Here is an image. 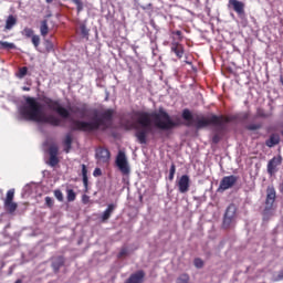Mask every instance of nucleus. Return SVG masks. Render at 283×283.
I'll list each match as a JSON object with an SVG mask.
<instances>
[{
	"label": "nucleus",
	"mask_w": 283,
	"mask_h": 283,
	"mask_svg": "<svg viewBox=\"0 0 283 283\" xmlns=\"http://www.w3.org/2000/svg\"><path fill=\"white\" fill-rule=\"evenodd\" d=\"M177 36H180L182 34L180 31H176Z\"/></svg>",
	"instance_id": "50"
},
{
	"label": "nucleus",
	"mask_w": 283,
	"mask_h": 283,
	"mask_svg": "<svg viewBox=\"0 0 283 283\" xmlns=\"http://www.w3.org/2000/svg\"><path fill=\"white\" fill-rule=\"evenodd\" d=\"M281 83H282V85H283V77L281 78Z\"/></svg>",
	"instance_id": "53"
},
{
	"label": "nucleus",
	"mask_w": 283,
	"mask_h": 283,
	"mask_svg": "<svg viewBox=\"0 0 283 283\" xmlns=\"http://www.w3.org/2000/svg\"><path fill=\"white\" fill-rule=\"evenodd\" d=\"M196 129H205V127H209V125H213L217 132H224L227 129V123H229V118L224 116L211 115V117H205V115H198L193 122Z\"/></svg>",
	"instance_id": "4"
},
{
	"label": "nucleus",
	"mask_w": 283,
	"mask_h": 283,
	"mask_svg": "<svg viewBox=\"0 0 283 283\" xmlns=\"http://www.w3.org/2000/svg\"><path fill=\"white\" fill-rule=\"evenodd\" d=\"M32 43H33L34 48H39V45L41 43V38L39 35H32Z\"/></svg>",
	"instance_id": "35"
},
{
	"label": "nucleus",
	"mask_w": 283,
	"mask_h": 283,
	"mask_svg": "<svg viewBox=\"0 0 283 283\" xmlns=\"http://www.w3.org/2000/svg\"><path fill=\"white\" fill-rule=\"evenodd\" d=\"M266 147H275L276 145H280V134L273 133L270 135V137L265 140Z\"/></svg>",
	"instance_id": "18"
},
{
	"label": "nucleus",
	"mask_w": 283,
	"mask_h": 283,
	"mask_svg": "<svg viewBox=\"0 0 283 283\" xmlns=\"http://www.w3.org/2000/svg\"><path fill=\"white\" fill-rule=\"evenodd\" d=\"M93 176L95 178H98V176H103V170H101V168H95L93 171Z\"/></svg>",
	"instance_id": "40"
},
{
	"label": "nucleus",
	"mask_w": 283,
	"mask_h": 283,
	"mask_svg": "<svg viewBox=\"0 0 283 283\" xmlns=\"http://www.w3.org/2000/svg\"><path fill=\"white\" fill-rule=\"evenodd\" d=\"M15 283H23L21 280H17Z\"/></svg>",
	"instance_id": "52"
},
{
	"label": "nucleus",
	"mask_w": 283,
	"mask_h": 283,
	"mask_svg": "<svg viewBox=\"0 0 283 283\" xmlns=\"http://www.w3.org/2000/svg\"><path fill=\"white\" fill-rule=\"evenodd\" d=\"M283 280V270L279 272V274L274 277V282H282Z\"/></svg>",
	"instance_id": "42"
},
{
	"label": "nucleus",
	"mask_w": 283,
	"mask_h": 283,
	"mask_svg": "<svg viewBox=\"0 0 283 283\" xmlns=\"http://www.w3.org/2000/svg\"><path fill=\"white\" fill-rule=\"evenodd\" d=\"M54 196L59 202H63V192L61 190H54Z\"/></svg>",
	"instance_id": "37"
},
{
	"label": "nucleus",
	"mask_w": 283,
	"mask_h": 283,
	"mask_svg": "<svg viewBox=\"0 0 283 283\" xmlns=\"http://www.w3.org/2000/svg\"><path fill=\"white\" fill-rule=\"evenodd\" d=\"M74 114H80L81 118H85L87 116V106L75 107Z\"/></svg>",
	"instance_id": "27"
},
{
	"label": "nucleus",
	"mask_w": 283,
	"mask_h": 283,
	"mask_svg": "<svg viewBox=\"0 0 283 283\" xmlns=\"http://www.w3.org/2000/svg\"><path fill=\"white\" fill-rule=\"evenodd\" d=\"M280 165H282V156L273 157L268 163V174L270 176H274V174H277V167H280Z\"/></svg>",
	"instance_id": "13"
},
{
	"label": "nucleus",
	"mask_w": 283,
	"mask_h": 283,
	"mask_svg": "<svg viewBox=\"0 0 283 283\" xmlns=\"http://www.w3.org/2000/svg\"><path fill=\"white\" fill-rule=\"evenodd\" d=\"M95 158L97 160V165H107L112 155L107 148L99 147L95 150Z\"/></svg>",
	"instance_id": "10"
},
{
	"label": "nucleus",
	"mask_w": 283,
	"mask_h": 283,
	"mask_svg": "<svg viewBox=\"0 0 283 283\" xmlns=\"http://www.w3.org/2000/svg\"><path fill=\"white\" fill-rule=\"evenodd\" d=\"M174 176L175 175L169 174V180H174Z\"/></svg>",
	"instance_id": "49"
},
{
	"label": "nucleus",
	"mask_w": 283,
	"mask_h": 283,
	"mask_svg": "<svg viewBox=\"0 0 283 283\" xmlns=\"http://www.w3.org/2000/svg\"><path fill=\"white\" fill-rule=\"evenodd\" d=\"M114 209H115L114 205H112V203L108 205V207L106 208V210L102 214L103 222H105V220H109V218H112V213H114Z\"/></svg>",
	"instance_id": "22"
},
{
	"label": "nucleus",
	"mask_w": 283,
	"mask_h": 283,
	"mask_svg": "<svg viewBox=\"0 0 283 283\" xmlns=\"http://www.w3.org/2000/svg\"><path fill=\"white\" fill-rule=\"evenodd\" d=\"M44 45H45L46 52H52V50H54V43H52V41L50 40H45Z\"/></svg>",
	"instance_id": "32"
},
{
	"label": "nucleus",
	"mask_w": 283,
	"mask_h": 283,
	"mask_svg": "<svg viewBox=\"0 0 283 283\" xmlns=\"http://www.w3.org/2000/svg\"><path fill=\"white\" fill-rule=\"evenodd\" d=\"M19 120H33L42 125H52V127H61V118L54 115H46L43 106L34 97H27L25 103L19 107Z\"/></svg>",
	"instance_id": "2"
},
{
	"label": "nucleus",
	"mask_w": 283,
	"mask_h": 283,
	"mask_svg": "<svg viewBox=\"0 0 283 283\" xmlns=\"http://www.w3.org/2000/svg\"><path fill=\"white\" fill-rule=\"evenodd\" d=\"M48 3H52V1H54V0H45Z\"/></svg>",
	"instance_id": "51"
},
{
	"label": "nucleus",
	"mask_w": 283,
	"mask_h": 283,
	"mask_svg": "<svg viewBox=\"0 0 283 283\" xmlns=\"http://www.w3.org/2000/svg\"><path fill=\"white\" fill-rule=\"evenodd\" d=\"M48 32H50V27H48V20H43L40 25V34L41 36H48Z\"/></svg>",
	"instance_id": "25"
},
{
	"label": "nucleus",
	"mask_w": 283,
	"mask_h": 283,
	"mask_svg": "<svg viewBox=\"0 0 283 283\" xmlns=\"http://www.w3.org/2000/svg\"><path fill=\"white\" fill-rule=\"evenodd\" d=\"M276 192L275 188L273 186H269L266 189V200H265V207L266 209H271L275 202Z\"/></svg>",
	"instance_id": "15"
},
{
	"label": "nucleus",
	"mask_w": 283,
	"mask_h": 283,
	"mask_svg": "<svg viewBox=\"0 0 283 283\" xmlns=\"http://www.w3.org/2000/svg\"><path fill=\"white\" fill-rule=\"evenodd\" d=\"M28 74V69L25 66L20 67L19 72L15 74L17 78H23Z\"/></svg>",
	"instance_id": "30"
},
{
	"label": "nucleus",
	"mask_w": 283,
	"mask_h": 283,
	"mask_svg": "<svg viewBox=\"0 0 283 283\" xmlns=\"http://www.w3.org/2000/svg\"><path fill=\"white\" fill-rule=\"evenodd\" d=\"M235 182H238L237 176H226L221 179L218 191H227L228 189H231Z\"/></svg>",
	"instance_id": "11"
},
{
	"label": "nucleus",
	"mask_w": 283,
	"mask_h": 283,
	"mask_svg": "<svg viewBox=\"0 0 283 283\" xmlns=\"http://www.w3.org/2000/svg\"><path fill=\"white\" fill-rule=\"evenodd\" d=\"M1 50H17V45L12 42L0 41Z\"/></svg>",
	"instance_id": "26"
},
{
	"label": "nucleus",
	"mask_w": 283,
	"mask_h": 283,
	"mask_svg": "<svg viewBox=\"0 0 283 283\" xmlns=\"http://www.w3.org/2000/svg\"><path fill=\"white\" fill-rule=\"evenodd\" d=\"M116 167L119 169V171L123 174V176H129L132 169L129 168V163L127 161V156L124 151L119 150L116 160H115Z\"/></svg>",
	"instance_id": "7"
},
{
	"label": "nucleus",
	"mask_w": 283,
	"mask_h": 283,
	"mask_svg": "<svg viewBox=\"0 0 283 283\" xmlns=\"http://www.w3.org/2000/svg\"><path fill=\"white\" fill-rule=\"evenodd\" d=\"M145 279V272L138 271L129 276L125 283H143Z\"/></svg>",
	"instance_id": "19"
},
{
	"label": "nucleus",
	"mask_w": 283,
	"mask_h": 283,
	"mask_svg": "<svg viewBox=\"0 0 283 283\" xmlns=\"http://www.w3.org/2000/svg\"><path fill=\"white\" fill-rule=\"evenodd\" d=\"M280 191L283 193V181L280 184Z\"/></svg>",
	"instance_id": "48"
},
{
	"label": "nucleus",
	"mask_w": 283,
	"mask_h": 283,
	"mask_svg": "<svg viewBox=\"0 0 283 283\" xmlns=\"http://www.w3.org/2000/svg\"><path fill=\"white\" fill-rule=\"evenodd\" d=\"M127 253H128L127 248H123V249L119 251L117 258H125V255H127Z\"/></svg>",
	"instance_id": "41"
},
{
	"label": "nucleus",
	"mask_w": 283,
	"mask_h": 283,
	"mask_svg": "<svg viewBox=\"0 0 283 283\" xmlns=\"http://www.w3.org/2000/svg\"><path fill=\"white\" fill-rule=\"evenodd\" d=\"M248 129H250V132H255L256 129H260V125L251 124L248 126Z\"/></svg>",
	"instance_id": "43"
},
{
	"label": "nucleus",
	"mask_w": 283,
	"mask_h": 283,
	"mask_svg": "<svg viewBox=\"0 0 283 283\" xmlns=\"http://www.w3.org/2000/svg\"><path fill=\"white\" fill-rule=\"evenodd\" d=\"M169 174H171V175H175L176 176V165H171L170 166V170H169Z\"/></svg>",
	"instance_id": "46"
},
{
	"label": "nucleus",
	"mask_w": 283,
	"mask_h": 283,
	"mask_svg": "<svg viewBox=\"0 0 283 283\" xmlns=\"http://www.w3.org/2000/svg\"><path fill=\"white\" fill-rule=\"evenodd\" d=\"M17 25V18L14 15H9L6 21V30H12Z\"/></svg>",
	"instance_id": "24"
},
{
	"label": "nucleus",
	"mask_w": 283,
	"mask_h": 283,
	"mask_svg": "<svg viewBox=\"0 0 283 283\" xmlns=\"http://www.w3.org/2000/svg\"><path fill=\"white\" fill-rule=\"evenodd\" d=\"M212 143H214V145H217V143H220V136L214 135V136L212 137Z\"/></svg>",
	"instance_id": "45"
},
{
	"label": "nucleus",
	"mask_w": 283,
	"mask_h": 283,
	"mask_svg": "<svg viewBox=\"0 0 283 283\" xmlns=\"http://www.w3.org/2000/svg\"><path fill=\"white\" fill-rule=\"evenodd\" d=\"M116 167L119 169V171L123 174V176H129L132 169L129 168V163L127 161V156L124 151L119 150L116 160H115Z\"/></svg>",
	"instance_id": "6"
},
{
	"label": "nucleus",
	"mask_w": 283,
	"mask_h": 283,
	"mask_svg": "<svg viewBox=\"0 0 283 283\" xmlns=\"http://www.w3.org/2000/svg\"><path fill=\"white\" fill-rule=\"evenodd\" d=\"M13 200H14V189H10L8 190L7 197L4 199V209L9 213H14L17 211L18 205Z\"/></svg>",
	"instance_id": "9"
},
{
	"label": "nucleus",
	"mask_w": 283,
	"mask_h": 283,
	"mask_svg": "<svg viewBox=\"0 0 283 283\" xmlns=\"http://www.w3.org/2000/svg\"><path fill=\"white\" fill-rule=\"evenodd\" d=\"M229 6L233 8L237 14H244V4L242 1L239 0H229Z\"/></svg>",
	"instance_id": "16"
},
{
	"label": "nucleus",
	"mask_w": 283,
	"mask_h": 283,
	"mask_svg": "<svg viewBox=\"0 0 283 283\" xmlns=\"http://www.w3.org/2000/svg\"><path fill=\"white\" fill-rule=\"evenodd\" d=\"M177 283H189V276L187 274H181L178 279H177Z\"/></svg>",
	"instance_id": "34"
},
{
	"label": "nucleus",
	"mask_w": 283,
	"mask_h": 283,
	"mask_svg": "<svg viewBox=\"0 0 283 283\" xmlns=\"http://www.w3.org/2000/svg\"><path fill=\"white\" fill-rule=\"evenodd\" d=\"M65 263V259H63V256H57L53 260L52 262V266L53 270L56 272H59V269H61V266Z\"/></svg>",
	"instance_id": "23"
},
{
	"label": "nucleus",
	"mask_w": 283,
	"mask_h": 283,
	"mask_svg": "<svg viewBox=\"0 0 283 283\" xmlns=\"http://www.w3.org/2000/svg\"><path fill=\"white\" fill-rule=\"evenodd\" d=\"M73 3H75L77 8V12H82L83 10V2L81 0H75Z\"/></svg>",
	"instance_id": "38"
},
{
	"label": "nucleus",
	"mask_w": 283,
	"mask_h": 283,
	"mask_svg": "<svg viewBox=\"0 0 283 283\" xmlns=\"http://www.w3.org/2000/svg\"><path fill=\"white\" fill-rule=\"evenodd\" d=\"M182 118H184V120H187V123H186L187 127H191V125H193V115L191 114V111H189L187 108L184 109Z\"/></svg>",
	"instance_id": "20"
},
{
	"label": "nucleus",
	"mask_w": 283,
	"mask_h": 283,
	"mask_svg": "<svg viewBox=\"0 0 283 283\" xmlns=\"http://www.w3.org/2000/svg\"><path fill=\"white\" fill-rule=\"evenodd\" d=\"M193 264L196 269H202V266H205V262L202 261V259H195Z\"/></svg>",
	"instance_id": "36"
},
{
	"label": "nucleus",
	"mask_w": 283,
	"mask_h": 283,
	"mask_svg": "<svg viewBox=\"0 0 283 283\" xmlns=\"http://www.w3.org/2000/svg\"><path fill=\"white\" fill-rule=\"evenodd\" d=\"M76 0H72V2L74 3Z\"/></svg>",
	"instance_id": "54"
},
{
	"label": "nucleus",
	"mask_w": 283,
	"mask_h": 283,
	"mask_svg": "<svg viewBox=\"0 0 283 283\" xmlns=\"http://www.w3.org/2000/svg\"><path fill=\"white\" fill-rule=\"evenodd\" d=\"M80 30L82 36H90V30H87V27H85V24H81Z\"/></svg>",
	"instance_id": "33"
},
{
	"label": "nucleus",
	"mask_w": 283,
	"mask_h": 283,
	"mask_svg": "<svg viewBox=\"0 0 283 283\" xmlns=\"http://www.w3.org/2000/svg\"><path fill=\"white\" fill-rule=\"evenodd\" d=\"M170 50L176 54L178 59H182L185 54V46H182V44L178 42H172Z\"/></svg>",
	"instance_id": "17"
},
{
	"label": "nucleus",
	"mask_w": 283,
	"mask_h": 283,
	"mask_svg": "<svg viewBox=\"0 0 283 283\" xmlns=\"http://www.w3.org/2000/svg\"><path fill=\"white\" fill-rule=\"evenodd\" d=\"M132 118L142 127L140 129L138 126H135V129H137L135 136L140 145H147V134L151 132V123L157 129H163L164 132H169V129L178 127V123L174 122L171 116L163 107L153 113L136 111L133 113Z\"/></svg>",
	"instance_id": "1"
},
{
	"label": "nucleus",
	"mask_w": 283,
	"mask_h": 283,
	"mask_svg": "<svg viewBox=\"0 0 283 283\" xmlns=\"http://www.w3.org/2000/svg\"><path fill=\"white\" fill-rule=\"evenodd\" d=\"M22 90H23V92H30V87H28V86H23Z\"/></svg>",
	"instance_id": "47"
},
{
	"label": "nucleus",
	"mask_w": 283,
	"mask_h": 283,
	"mask_svg": "<svg viewBox=\"0 0 283 283\" xmlns=\"http://www.w3.org/2000/svg\"><path fill=\"white\" fill-rule=\"evenodd\" d=\"M237 211H238V208L235 207V205H230L227 208L224 217H223V227L226 229L231 227V223H233L235 221Z\"/></svg>",
	"instance_id": "8"
},
{
	"label": "nucleus",
	"mask_w": 283,
	"mask_h": 283,
	"mask_svg": "<svg viewBox=\"0 0 283 283\" xmlns=\"http://www.w3.org/2000/svg\"><path fill=\"white\" fill-rule=\"evenodd\" d=\"M22 34L23 36H27V39H30V36H34V30L31 28H24Z\"/></svg>",
	"instance_id": "31"
},
{
	"label": "nucleus",
	"mask_w": 283,
	"mask_h": 283,
	"mask_svg": "<svg viewBox=\"0 0 283 283\" xmlns=\"http://www.w3.org/2000/svg\"><path fill=\"white\" fill-rule=\"evenodd\" d=\"M82 202H83L84 205H87V202H90V196L83 195V196H82Z\"/></svg>",
	"instance_id": "44"
},
{
	"label": "nucleus",
	"mask_w": 283,
	"mask_h": 283,
	"mask_svg": "<svg viewBox=\"0 0 283 283\" xmlns=\"http://www.w3.org/2000/svg\"><path fill=\"white\" fill-rule=\"evenodd\" d=\"M82 178H83V185H84L85 189H87V184H88L87 166H85V164H82Z\"/></svg>",
	"instance_id": "28"
},
{
	"label": "nucleus",
	"mask_w": 283,
	"mask_h": 283,
	"mask_svg": "<svg viewBox=\"0 0 283 283\" xmlns=\"http://www.w3.org/2000/svg\"><path fill=\"white\" fill-rule=\"evenodd\" d=\"M191 180L189 179L188 175H182L178 182V189H179V193H187V191H189V187L191 186Z\"/></svg>",
	"instance_id": "14"
},
{
	"label": "nucleus",
	"mask_w": 283,
	"mask_h": 283,
	"mask_svg": "<svg viewBox=\"0 0 283 283\" xmlns=\"http://www.w3.org/2000/svg\"><path fill=\"white\" fill-rule=\"evenodd\" d=\"M45 205L48 207H54V199L52 197H45Z\"/></svg>",
	"instance_id": "39"
},
{
	"label": "nucleus",
	"mask_w": 283,
	"mask_h": 283,
	"mask_svg": "<svg viewBox=\"0 0 283 283\" xmlns=\"http://www.w3.org/2000/svg\"><path fill=\"white\" fill-rule=\"evenodd\" d=\"M66 200L67 202H74L76 200V192H74L72 189L66 190Z\"/></svg>",
	"instance_id": "29"
},
{
	"label": "nucleus",
	"mask_w": 283,
	"mask_h": 283,
	"mask_svg": "<svg viewBox=\"0 0 283 283\" xmlns=\"http://www.w3.org/2000/svg\"><path fill=\"white\" fill-rule=\"evenodd\" d=\"M94 119L92 122H83L74 118H69L71 123V132H96V129H107L112 126V120L114 118V109L108 108L94 112Z\"/></svg>",
	"instance_id": "3"
},
{
	"label": "nucleus",
	"mask_w": 283,
	"mask_h": 283,
	"mask_svg": "<svg viewBox=\"0 0 283 283\" xmlns=\"http://www.w3.org/2000/svg\"><path fill=\"white\" fill-rule=\"evenodd\" d=\"M43 105L44 107H46V109H50V112H55V114L59 115L61 118H70V111H67V108H65L63 104H61V101L44 97Z\"/></svg>",
	"instance_id": "5"
},
{
	"label": "nucleus",
	"mask_w": 283,
	"mask_h": 283,
	"mask_svg": "<svg viewBox=\"0 0 283 283\" xmlns=\"http://www.w3.org/2000/svg\"><path fill=\"white\" fill-rule=\"evenodd\" d=\"M63 145H64V151L66 154H70V150L72 149V134L69 133L65 135Z\"/></svg>",
	"instance_id": "21"
},
{
	"label": "nucleus",
	"mask_w": 283,
	"mask_h": 283,
	"mask_svg": "<svg viewBox=\"0 0 283 283\" xmlns=\"http://www.w3.org/2000/svg\"><path fill=\"white\" fill-rule=\"evenodd\" d=\"M49 163L48 165H50V167H56V165H59V146L56 145H51L49 148Z\"/></svg>",
	"instance_id": "12"
}]
</instances>
